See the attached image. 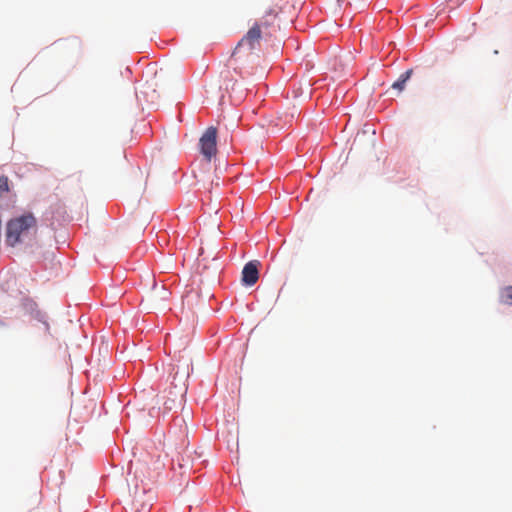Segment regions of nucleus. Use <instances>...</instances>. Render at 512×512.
Masks as SVG:
<instances>
[{"instance_id":"f257e3e1","label":"nucleus","mask_w":512,"mask_h":512,"mask_svg":"<svg viewBox=\"0 0 512 512\" xmlns=\"http://www.w3.org/2000/svg\"><path fill=\"white\" fill-rule=\"evenodd\" d=\"M36 234L37 220L31 213L15 217L6 225V243L12 247L34 240Z\"/></svg>"},{"instance_id":"f03ea898","label":"nucleus","mask_w":512,"mask_h":512,"mask_svg":"<svg viewBox=\"0 0 512 512\" xmlns=\"http://www.w3.org/2000/svg\"><path fill=\"white\" fill-rule=\"evenodd\" d=\"M189 373H183L179 376L178 371L173 376V381L170 387L164 391V406L166 410H172L173 408L180 407L185 401L188 385L187 378Z\"/></svg>"},{"instance_id":"7ed1b4c3","label":"nucleus","mask_w":512,"mask_h":512,"mask_svg":"<svg viewBox=\"0 0 512 512\" xmlns=\"http://www.w3.org/2000/svg\"><path fill=\"white\" fill-rule=\"evenodd\" d=\"M264 37L263 31L260 29L259 24H253L247 33L241 38L232 52V56H235L241 48L246 47L249 52L255 50L260 46V40Z\"/></svg>"},{"instance_id":"20e7f679","label":"nucleus","mask_w":512,"mask_h":512,"mask_svg":"<svg viewBox=\"0 0 512 512\" xmlns=\"http://www.w3.org/2000/svg\"><path fill=\"white\" fill-rule=\"evenodd\" d=\"M200 151L209 163L217 153V129L209 127L200 138Z\"/></svg>"},{"instance_id":"39448f33","label":"nucleus","mask_w":512,"mask_h":512,"mask_svg":"<svg viewBox=\"0 0 512 512\" xmlns=\"http://www.w3.org/2000/svg\"><path fill=\"white\" fill-rule=\"evenodd\" d=\"M280 11L281 8L277 5L270 7L265 10L259 21L254 23L260 25V29L263 31L264 37L272 36V29L276 26Z\"/></svg>"},{"instance_id":"423d86ee","label":"nucleus","mask_w":512,"mask_h":512,"mask_svg":"<svg viewBox=\"0 0 512 512\" xmlns=\"http://www.w3.org/2000/svg\"><path fill=\"white\" fill-rule=\"evenodd\" d=\"M259 261L248 262L242 270V282L247 286L254 285L259 279Z\"/></svg>"},{"instance_id":"0eeeda50","label":"nucleus","mask_w":512,"mask_h":512,"mask_svg":"<svg viewBox=\"0 0 512 512\" xmlns=\"http://www.w3.org/2000/svg\"><path fill=\"white\" fill-rule=\"evenodd\" d=\"M182 305L187 308L189 312H195L196 309L204 305L200 294L197 291L190 290L182 298Z\"/></svg>"},{"instance_id":"6e6552de","label":"nucleus","mask_w":512,"mask_h":512,"mask_svg":"<svg viewBox=\"0 0 512 512\" xmlns=\"http://www.w3.org/2000/svg\"><path fill=\"white\" fill-rule=\"evenodd\" d=\"M412 73H413L412 69L405 71L403 74L400 75L398 80L392 84V88L398 90L399 92L403 91L405 88V85H406L407 81L410 79Z\"/></svg>"},{"instance_id":"1a4fd4ad","label":"nucleus","mask_w":512,"mask_h":512,"mask_svg":"<svg viewBox=\"0 0 512 512\" xmlns=\"http://www.w3.org/2000/svg\"><path fill=\"white\" fill-rule=\"evenodd\" d=\"M501 298L504 303L512 304V286H507L502 290Z\"/></svg>"},{"instance_id":"9d476101","label":"nucleus","mask_w":512,"mask_h":512,"mask_svg":"<svg viewBox=\"0 0 512 512\" xmlns=\"http://www.w3.org/2000/svg\"><path fill=\"white\" fill-rule=\"evenodd\" d=\"M9 191V180L7 176H0V197Z\"/></svg>"},{"instance_id":"9b49d317","label":"nucleus","mask_w":512,"mask_h":512,"mask_svg":"<svg viewBox=\"0 0 512 512\" xmlns=\"http://www.w3.org/2000/svg\"><path fill=\"white\" fill-rule=\"evenodd\" d=\"M149 510V505H142L141 509L137 508V512H147Z\"/></svg>"},{"instance_id":"f8f14e48","label":"nucleus","mask_w":512,"mask_h":512,"mask_svg":"<svg viewBox=\"0 0 512 512\" xmlns=\"http://www.w3.org/2000/svg\"><path fill=\"white\" fill-rule=\"evenodd\" d=\"M139 502H140V501H139L137 498H135V499L133 500V504H134V505H137Z\"/></svg>"},{"instance_id":"ddd939ff","label":"nucleus","mask_w":512,"mask_h":512,"mask_svg":"<svg viewBox=\"0 0 512 512\" xmlns=\"http://www.w3.org/2000/svg\"><path fill=\"white\" fill-rule=\"evenodd\" d=\"M71 44L78 45V44H79V42L75 39V40H72V41H71Z\"/></svg>"}]
</instances>
